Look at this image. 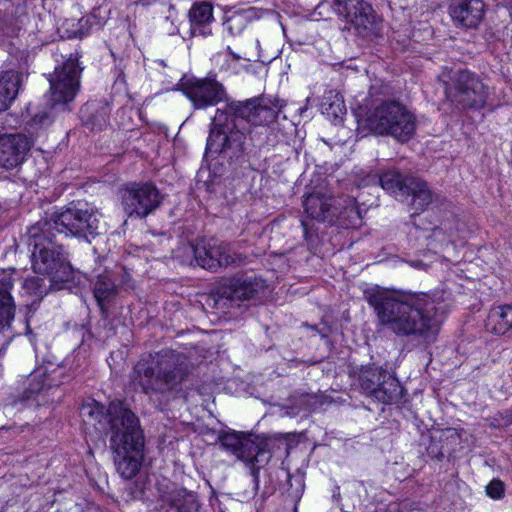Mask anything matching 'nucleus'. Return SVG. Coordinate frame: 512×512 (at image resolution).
Returning <instances> with one entry per match:
<instances>
[{
	"label": "nucleus",
	"mask_w": 512,
	"mask_h": 512,
	"mask_svg": "<svg viewBox=\"0 0 512 512\" xmlns=\"http://www.w3.org/2000/svg\"><path fill=\"white\" fill-rule=\"evenodd\" d=\"M445 293L426 294L376 290L367 296L379 323L402 337L421 338L425 343L435 341L449 309Z\"/></svg>",
	"instance_id": "f257e3e1"
},
{
	"label": "nucleus",
	"mask_w": 512,
	"mask_h": 512,
	"mask_svg": "<svg viewBox=\"0 0 512 512\" xmlns=\"http://www.w3.org/2000/svg\"><path fill=\"white\" fill-rule=\"evenodd\" d=\"M82 417L99 424H107L109 446L119 475L132 479L145 459V441L137 416L122 401H112L105 408L96 401L81 407Z\"/></svg>",
	"instance_id": "f03ea898"
},
{
	"label": "nucleus",
	"mask_w": 512,
	"mask_h": 512,
	"mask_svg": "<svg viewBox=\"0 0 512 512\" xmlns=\"http://www.w3.org/2000/svg\"><path fill=\"white\" fill-rule=\"evenodd\" d=\"M263 102L259 98L244 102L227 101L225 108H218L212 119L206 151L212 154L240 151L246 138L245 128L241 127L240 122L262 126L270 123L273 118H278L281 113L282 105L275 112Z\"/></svg>",
	"instance_id": "7ed1b4c3"
},
{
	"label": "nucleus",
	"mask_w": 512,
	"mask_h": 512,
	"mask_svg": "<svg viewBox=\"0 0 512 512\" xmlns=\"http://www.w3.org/2000/svg\"><path fill=\"white\" fill-rule=\"evenodd\" d=\"M28 234L33 239L32 266L36 273L50 277L53 282H65L71 278L72 267L64 253L54 246L55 235L41 226H30Z\"/></svg>",
	"instance_id": "20e7f679"
},
{
	"label": "nucleus",
	"mask_w": 512,
	"mask_h": 512,
	"mask_svg": "<svg viewBox=\"0 0 512 512\" xmlns=\"http://www.w3.org/2000/svg\"><path fill=\"white\" fill-rule=\"evenodd\" d=\"M370 131L378 135H391L407 141L414 133V115L397 101H386L376 106L366 119Z\"/></svg>",
	"instance_id": "39448f33"
},
{
	"label": "nucleus",
	"mask_w": 512,
	"mask_h": 512,
	"mask_svg": "<svg viewBox=\"0 0 512 512\" xmlns=\"http://www.w3.org/2000/svg\"><path fill=\"white\" fill-rule=\"evenodd\" d=\"M379 182L385 191L411 206V216L422 213L432 202V193L427 183L419 178L388 170L380 175Z\"/></svg>",
	"instance_id": "423d86ee"
},
{
	"label": "nucleus",
	"mask_w": 512,
	"mask_h": 512,
	"mask_svg": "<svg viewBox=\"0 0 512 512\" xmlns=\"http://www.w3.org/2000/svg\"><path fill=\"white\" fill-rule=\"evenodd\" d=\"M221 446L234 454L249 469L253 488L248 497H254L259 487V471L269 462L270 452L262 442L249 437H241L238 433H223L219 436Z\"/></svg>",
	"instance_id": "0eeeda50"
},
{
	"label": "nucleus",
	"mask_w": 512,
	"mask_h": 512,
	"mask_svg": "<svg viewBox=\"0 0 512 512\" xmlns=\"http://www.w3.org/2000/svg\"><path fill=\"white\" fill-rule=\"evenodd\" d=\"M78 52L70 54L62 64L55 67L48 80L50 83V100L55 108L70 110L69 103L75 99L80 87V76L83 70L78 63Z\"/></svg>",
	"instance_id": "6e6552de"
},
{
	"label": "nucleus",
	"mask_w": 512,
	"mask_h": 512,
	"mask_svg": "<svg viewBox=\"0 0 512 512\" xmlns=\"http://www.w3.org/2000/svg\"><path fill=\"white\" fill-rule=\"evenodd\" d=\"M181 80L168 86L166 90H181L195 109H206L228 101L226 88L215 75L189 77L180 82Z\"/></svg>",
	"instance_id": "1a4fd4ad"
},
{
	"label": "nucleus",
	"mask_w": 512,
	"mask_h": 512,
	"mask_svg": "<svg viewBox=\"0 0 512 512\" xmlns=\"http://www.w3.org/2000/svg\"><path fill=\"white\" fill-rule=\"evenodd\" d=\"M183 249L193 254V261L197 266L210 271L247 262L246 256L236 253L228 244L215 239H201Z\"/></svg>",
	"instance_id": "9d476101"
},
{
	"label": "nucleus",
	"mask_w": 512,
	"mask_h": 512,
	"mask_svg": "<svg viewBox=\"0 0 512 512\" xmlns=\"http://www.w3.org/2000/svg\"><path fill=\"white\" fill-rule=\"evenodd\" d=\"M58 385L47 375L45 368H37L27 376L23 383V390L7 398L5 410L7 413H12L14 409L21 411L26 407H37L40 405L38 398Z\"/></svg>",
	"instance_id": "9b49d317"
},
{
	"label": "nucleus",
	"mask_w": 512,
	"mask_h": 512,
	"mask_svg": "<svg viewBox=\"0 0 512 512\" xmlns=\"http://www.w3.org/2000/svg\"><path fill=\"white\" fill-rule=\"evenodd\" d=\"M489 96V88L470 71H459L454 86L447 91V97L462 108H482Z\"/></svg>",
	"instance_id": "f8f14e48"
},
{
	"label": "nucleus",
	"mask_w": 512,
	"mask_h": 512,
	"mask_svg": "<svg viewBox=\"0 0 512 512\" xmlns=\"http://www.w3.org/2000/svg\"><path fill=\"white\" fill-rule=\"evenodd\" d=\"M125 213L133 220H141L154 211L159 203L156 186L145 183L127 187L122 195Z\"/></svg>",
	"instance_id": "ddd939ff"
},
{
	"label": "nucleus",
	"mask_w": 512,
	"mask_h": 512,
	"mask_svg": "<svg viewBox=\"0 0 512 512\" xmlns=\"http://www.w3.org/2000/svg\"><path fill=\"white\" fill-rule=\"evenodd\" d=\"M130 379L145 394H157L160 388V353L143 354L134 366Z\"/></svg>",
	"instance_id": "4468645a"
},
{
	"label": "nucleus",
	"mask_w": 512,
	"mask_h": 512,
	"mask_svg": "<svg viewBox=\"0 0 512 512\" xmlns=\"http://www.w3.org/2000/svg\"><path fill=\"white\" fill-rule=\"evenodd\" d=\"M44 224H71L73 221L93 224L102 220V213L85 201H74L68 207L53 208L46 213Z\"/></svg>",
	"instance_id": "2eb2a0df"
},
{
	"label": "nucleus",
	"mask_w": 512,
	"mask_h": 512,
	"mask_svg": "<svg viewBox=\"0 0 512 512\" xmlns=\"http://www.w3.org/2000/svg\"><path fill=\"white\" fill-rule=\"evenodd\" d=\"M33 145L25 134H4L0 136V166L13 169L21 165Z\"/></svg>",
	"instance_id": "dca6fc26"
},
{
	"label": "nucleus",
	"mask_w": 512,
	"mask_h": 512,
	"mask_svg": "<svg viewBox=\"0 0 512 512\" xmlns=\"http://www.w3.org/2000/svg\"><path fill=\"white\" fill-rule=\"evenodd\" d=\"M333 9L356 29H369L375 21V12L365 0H333Z\"/></svg>",
	"instance_id": "f3484780"
},
{
	"label": "nucleus",
	"mask_w": 512,
	"mask_h": 512,
	"mask_svg": "<svg viewBox=\"0 0 512 512\" xmlns=\"http://www.w3.org/2000/svg\"><path fill=\"white\" fill-rule=\"evenodd\" d=\"M266 288V282L255 275H241L230 280L223 295L231 300H249Z\"/></svg>",
	"instance_id": "a211bd4d"
},
{
	"label": "nucleus",
	"mask_w": 512,
	"mask_h": 512,
	"mask_svg": "<svg viewBox=\"0 0 512 512\" xmlns=\"http://www.w3.org/2000/svg\"><path fill=\"white\" fill-rule=\"evenodd\" d=\"M483 13L482 0H453L450 6L452 19L463 27H476L482 20Z\"/></svg>",
	"instance_id": "6ab92c4d"
},
{
	"label": "nucleus",
	"mask_w": 512,
	"mask_h": 512,
	"mask_svg": "<svg viewBox=\"0 0 512 512\" xmlns=\"http://www.w3.org/2000/svg\"><path fill=\"white\" fill-rule=\"evenodd\" d=\"M331 201V195L326 187H317L305 196L303 201L305 213L311 220L324 222L331 215Z\"/></svg>",
	"instance_id": "aec40b11"
},
{
	"label": "nucleus",
	"mask_w": 512,
	"mask_h": 512,
	"mask_svg": "<svg viewBox=\"0 0 512 512\" xmlns=\"http://www.w3.org/2000/svg\"><path fill=\"white\" fill-rule=\"evenodd\" d=\"M165 512H201L197 495L186 489H178L162 497Z\"/></svg>",
	"instance_id": "412c9836"
},
{
	"label": "nucleus",
	"mask_w": 512,
	"mask_h": 512,
	"mask_svg": "<svg viewBox=\"0 0 512 512\" xmlns=\"http://www.w3.org/2000/svg\"><path fill=\"white\" fill-rule=\"evenodd\" d=\"M118 291L114 272L106 271L105 273L97 276L93 292L103 314L106 311V305L117 296Z\"/></svg>",
	"instance_id": "4be33fe9"
},
{
	"label": "nucleus",
	"mask_w": 512,
	"mask_h": 512,
	"mask_svg": "<svg viewBox=\"0 0 512 512\" xmlns=\"http://www.w3.org/2000/svg\"><path fill=\"white\" fill-rule=\"evenodd\" d=\"M485 327L488 332L505 335L512 331V305L505 304L490 309Z\"/></svg>",
	"instance_id": "5701e85b"
},
{
	"label": "nucleus",
	"mask_w": 512,
	"mask_h": 512,
	"mask_svg": "<svg viewBox=\"0 0 512 512\" xmlns=\"http://www.w3.org/2000/svg\"><path fill=\"white\" fill-rule=\"evenodd\" d=\"M21 83L22 74L17 71L8 70L0 74V111L8 109L16 99Z\"/></svg>",
	"instance_id": "b1692460"
},
{
	"label": "nucleus",
	"mask_w": 512,
	"mask_h": 512,
	"mask_svg": "<svg viewBox=\"0 0 512 512\" xmlns=\"http://www.w3.org/2000/svg\"><path fill=\"white\" fill-rule=\"evenodd\" d=\"M189 19L193 34L199 33L202 36L211 34L208 26L214 20L213 6L208 2L195 3L189 10Z\"/></svg>",
	"instance_id": "393cba45"
},
{
	"label": "nucleus",
	"mask_w": 512,
	"mask_h": 512,
	"mask_svg": "<svg viewBox=\"0 0 512 512\" xmlns=\"http://www.w3.org/2000/svg\"><path fill=\"white\" fill-rule=\"evenodd\" d=\"M402 390L399 381L386 371L375 391L374 398L384 404H391L401 398Z\"/></svg>",
	"instance_id": "a878e982"
},
{
	"label": "nucleus",
	"mask_w": 512,
	"mask_h": 512,
	"mask_svg": "<svg viewBox=\"0 0 512 512\" xmlns=\"http://www.w3.org/2000/svg\"><path fill=\"white\" fill-rule=\"evenodd\" d=\"M322 113L330 119H342L346 114V106L342 95L335 90H328L321 103Z\"/></svg>",
	"instance_id": "bb28decb"
},
{
	"label": "nucleus",
	"mask_w": 512,
	"mask_h": 512,
	"mask_svg": "<svg viewBox=\"0 0 512 512\" xmlns=\"http://www.w3.org/2000/svg\"><path fill=\"white\" fill-rule=\"evenodd\" d=\"M250 19V13L247 10L234 11L227 15L223 26L232 36L239 35L246 28Z\"/></svg>",
	"instance_id": "cd10ccee"
},
{
	"label": "nucleus",
	"mask_w": 512,
	"mask_h": 512,
	"mask_svg": "<svg viewBox=\"0 0 512 512\" xmlns=\"http://www.w3.org/2000/svg\"><path fill=\"white\" fill-rule=\"evenodd\" d=\"M67 110H62L61 108L54 109V103L49 99V105L39 111H37L31 118L29 125L32 128H44L51 125L55 119V116L58 112H66Z\"/></svg>",
	"instance_id": "c85d7f7f"
},
{
	"label": "nucleus",
	"mask_w": 512,
	"mask_h": 512,
	"mask_svg": "<svg viewBox=\"0 0 512 512\" xmlns=\"http://www.w3.org/2000/svg\"><path fill=\"white\" fill-rule=\"evenodd\" d=\"M288 488L286 489L287 498L296 506L301 499L304 489V475L297 472L295 474H288L287 476Z\"/></svg>",
	"instance_id": "c756f323"
},
{
	"label": "nucleus",
	"mask_w": 512,
	"mask_h": 512,
	"mask_svg": "<svg viewBox=\"0 0 512 512\" xmlns=\"http://www.w3.org/2000/svg\"><path fill=\"white\" fill-rule=\"evenodd\" d=\"M384 373H386L385 370L378 368L364 371L360 376L361 387L374 397L375 391L384 377Z\"/></svg>",
	"instance_id": "7c9ffc66"
},
{
	"label": "nucleus",
	"mask_w": 512,
	"mask_h": 512,
	"mask_svg": "<svg viewBox=\"0 0 512 512\" xmlns=\"http://www.w3.org/2000/svg\"><path fill=\"white\" fill-rule=\"evenodd\" d=\"M65 227L68 228L69 232L73 236H75L87 243H92L93 241H96L97 239H99V240L105 239V236L97 231L98 226H65Z\"/></svg>",
	"instance_id": "2f4dec72"
},
{
	"label": "nucleus",
	"mask_w": 512,
	"mask_h": 512,
	"mask_svg": "<svg viewBox=\"0 0 512 512\" xmlns=\"http://www.w3.org/2000/svg\"><path fill=\"white\" fill-rule=\"evenodd\" d=\"M343 210L340 211V214L343 215V219L349 221H357L362 220V211L356 204V200L352 197L347 196L343 199Z\"/></svg>",
	"instance_id": "473e14b6"
},
{
	"label": "nucleus",
	"mask_w": 512,
	"mask_h": 512,
	"mask_svg": "<svg viewBox=\"0 0 512 512\" xmlns=\"http://www.w3.org/2000/svg\"><path fill=\"white\" fill-rule=\"evenodd\" d=\"M23 287L29 293L39 297L40 299H42L48 293L45 280L39 276L26 279L24 281Z\"/></svg>",
	"instance_id": "72a5a7b5"
},
{
	"label": "nucleus",
	"mask_w": 512,
	"mask_h": 512,
	"mask_svg": "<svg viewBox=\"0 0 512 512\" xmlns=\"http://www.w3.org/2000/svg\"><path fill=\"white\" fill-rule=\"evenodd\" d=\"M114 273H115V278H116V282L118 285V290L124 289L127 291L129 289H133L134 284H133L132 277L126 271L125 268L122 267V268H120L119 272H114Z\"/></svg>",
	"instance_id": "f704fd0d"
},
{
	"label": "nucleus",
	"mask_w": 512,
	"mask_h": 512,
	"mask_svg": "<svg viewBox=\"0 0 512 512\" xmlns=\"http://www.w3.org/2000/svg\"><path fill=\"white\" fill-rule=\"evenodd\" d=\"M486 493L493 499H501L504 496V483L499 479H493L486 486Z\"/></svg>",
	"instance_id": "c9c22d12"
},
{
	"label": "nucleus",
	"mask_w": 512,
	"mask_h": 512,
	"mask_svg": "<svg viewBox=\"0 0 512 512\" xmlns=\"http://www.w3.org/2000/svg\"><path fill=\"white\" fill-rule=\"evenodd\" d=\"M169 78L168 80L162 81V91L168 92L169 90H166L168 86H172L173 84L177 83L179 79H182L180 82L185 81L187 78L183 77V74L180 72H174L173 75H167Z\"/></svg>",
	"instance_id": "e433bc0d"
},
{
	"label": "nucleus",
	"mask_w": 512,
	"mask_h": 512,
	"mask_svg": "<svg viewBox=\"0 0 512 512\" xmlns=\"http://www.w3.org/2000/svg\"><path fill=\"white\" fill-rule=\"evenodd\" d=\"M500 421H502L503 427L512 425V413L506 412L505 414H499Z\"/></svg>",
	"instance_id": "4c0bfd02"
},
{
	"label": "nucleus",
	"mask_w": 512,
	"mask_h": 512,
	"mask_svg": "<svg viewBox=\"0 0 512 512\" xmlns=\"http://www.w3.org/2000/svg\"><path fill=\"white\" fill-rule=\"evenodd\" d=\"M108 114H109V108L107 106L102 107L101 120H99L97 123H94V125L101 127L102 124L106 123Z\"/></svg>",
	"instance_id": "58836bf2"
},
{
	"label": "nucleus",
	"mask_w": 512,
	"mask_h": 512,
	"mask_svg": "<svg viewBox=\"0 0 512 512\" xmlns=\"http://www.w3.org/2000/svg\"><path fill=\"white\" fill-rule=\"evenodd\" d=\"M490 426L493 428H503L502 421H500L499 416H495L491 419Z\"/></svg>",
	"instance_id": "ea45409f"
},
{
	"label": "nucleus",
	"mask_w": 512,
	"mask_h": 512,
	"mask_svg": "<svg viewBox=\"0 0 512 512\" xmlns=\"http://www.w3.org/2000/svg\"><path fill=\"white\" fill-rule=\"evenodd\" d=\"M228 52L230 53V55L236 59V60H239L241 57L239 55H237L236 53H234L229 47H228Z\"/></svg>",
	"instance_id": "a19ab883"
},
{
	"label": "nucleus",
	"mask_w": 512,
	"mask_h": 512,
	"mask_svg": "<svg viewBox=\"0 0 512 512\" xmlns=\"http://www.w3.org/2000/svg\"><path fill=\"white\" fill-rule=\"evenodd\" d=\"M26 333H27V334H30V333H31V329H30V326H29V320H28V318L26 319Z\"/></svg>",
	"instance_id": "79ce46f5"
},
{
	"label": "nucleus",
	"mask_w": 512,
	"mask_h": 512,
	"mask_svg": "<svg viewBox=\"0 0 512 512\" xmlns=\"http://www.w3.org/2000/svg\"><path fill=\"white\" fill-rule=\"evenodd\" d=\"M176 32H178V28L177 27H172V28L168 29V33L169 34H174Z\"/></svg>",
	"instance_id": "37998d69"
},
{
	"label": "nucleus",
	"mask_w": 512,
	"mask_h": 512,
	"mask_svg": "<svg viewBox=\"0 0 512 512\" xmlns=\"http://www.w3.org/2000/svg\"><path fill=\"white\" fill-rule=\"evenodd\" d=\"M161 381H162V383L163 382L167 383L168 382V375H162Z\"/></svg>",
	"instance_id": "c03bdc74"
},
{
	"label": "nucleus",
	"mask_w": 512,
	"mask_h": 512,
	"mask_svg": "<svg viewBox=\"0 0 512 512\" xmlns=\"http://www.w3.org/2000/svg\"><path fill=\"white\" fill-rule=\"evenodd\" d=\"M436 457H437L438 460H441L444 457V454L443 453H439Z\"/></svg>",
	"instance_id": "a18cd8bd"
},
{
	"label": "nucleus",
	"mask_w": 512,
	"mask_h": 512,
	"mask_svg": "<svg viewBox=\"0 0 512 512\" xmlns=\"http://www.w3.org/2000/svg\"><path fill=\"white\" fill-rule=\"evenodd\" d=\"M357 485H358L359 487H363V488H364V482H362V481L357 482Z\"/></svg>",
	"instance_id": "49530a36"
},
{
	"label": "nucleus",
	"mask_w": 512,
	"mask_h": 512,
	"mask_svg": "<svg viewBox=\"0 0 512 512\" xmlns=\"http://www.w3.org/2000/svg\"><path fill=\"white\" fill-rule=\"evenodd\" d=\"M303 227H304L303 233L307 234V232H308L307 226H303Z\"/></svg>",
	"instance_id": "de8ad7c7"
},
{
	"label": "nucleus",
	"mask_w": 512,
	"mask_h": 512,
	"mask_svg": "<svg viewBox=\"0 0 512 512\" xmlns=\"http://www.w3.org/2000/svg\"><path fill=\"white\" fill-rule=\"evenodd\" d=\"M142 4H146V1L145 0H140Z\"/></svg>",
	"instance_id": "09e8293b"
}]
</instances>
